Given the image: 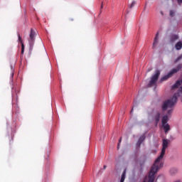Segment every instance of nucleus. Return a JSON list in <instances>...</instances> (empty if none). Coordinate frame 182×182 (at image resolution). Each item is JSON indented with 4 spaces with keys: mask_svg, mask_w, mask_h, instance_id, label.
<instances>
[{
    "mask_svg": "<svg viewBox=\"0 0 182 182\" xmlns=\"http://www.w3.org/2000/svg\"><path fill=\"white\" fill-rule=\"evenodd\" d=\"M160 181H161V177L159 176V177L156 178V180L155 182H160Z\"/></svg>",
    "mask_w": 182,
    "mask_h": 182,
    "instance_id": "20",
    "label": "nucleus"
},
{
    "mask_svg": "<svg viewBox=\"0 0 182 182\" xmlns=\"http://www.w3.org/2000/svg\"><path fill=\"white\" fill-rule=\"evenodd\" d=\"M69 21H75L74 18H70Z\"/></svg>",
    "mask_w": 182,
    "mask_h": 182,
    "instance_id": "23",
    "label": "nucleus"
},
{
    "mask_svg": "<svg viewBox=\"0 0 182 182\" xmlns=\"http://www.w3.org/2000/svg\"><path fill=\"white\" fill-rule=\"evenodd\" d=\"M161 116V114H160V112H157L154 117V120L156 122V123H159V122H160V117Z\"/></svg>",
    "mask_w": 182,
    "mask_h": 182,
    "instance_id": "10",
    "label": "nucleus"
},
{
    "mask_svg": "<svg viewBox=\"0 0 182 182\" xmlns=\"http://www.w3.org/2000/svg\"><path fill=\"white\" fill-rule=\"evenodd\" d=\"M125 178H126V170H124L122 174L121 181H124Z\"/></svg>",
    "mask_w": 182,
    "mask_h": 182,
    "instance_id": "12",
    "label": "nucleus"
},
{
    "mask_svg": "<svg viewBox=\"0 0 182 182\" xmlns=\"http://www.w3.org/2000/svg\"><path fill=\"white\" fill-rule=\"evenodd\" d=\"M182 68V65L179 64L178 65V66L176 67V68H173L172 69L170 73H168V75H164V77H162L161 78V82H164L166 80H168V79H170V77H171V76H173V75L174 73H177V72H178V70H180V69H181Z\"/></svg>",
    "mask_w": 182,
    "mask_h": 182,
    "instance_id": "2",
    "label": "nucleus"
},
{
    "mask_svg": "<svg viewBox=\"0 0 182 182\" xmlns=\"http://www.w3.org/2000/svg\"><path fill=\"white\" fill-rule=\"evenodd\" d=\"M178 40V36L177 35H172L170 37L169 42L170 43H174L176 41Z\"/></svg>",
    "mask_w": 182,
    "mask_h": 182,
    "instance_id": "7",
    "label": "nucleus"
},
{
    "mask_svg": "<svg viewBox=\"0 0 182 182\" xmlns=\"http://www.w3.org/2000/svg\"><path fill=\"white\" fill-rule=\"evenodd\" d=\"M144 140H146V136L142 135V136H141L139 137V139L138 141H141V143H143V141H144Z\"/></svg>",
    "mask_w": 182,
    "mask_h": 182,
    "instance_id": "14",
    "label": "nucleus"
},
{
    "mask_svg": "<svg viewBox=\"0 0 182 182\" xmlns=\"http://www.w3.org/2000/svg\"><path fill=\"white\" fill-rule=\"evenodd\" d=\"M101 9H103V4L101 5Z\"/></svg>",
    "mask_w": 182,
    "mask_h": 182,
    "instance_id": "25",
    "label": "nucleus"
},
{
    "mask_svg": "<svg viewBox=\"0 0 182 182\" xmlns=\"http://www.w3.org/2000/svg\"><path fill=\"white\" fill-rule=\"evenodd\" d=\"M162 127L166 134H167L168 132H170V124H162Z\"/></svg>",
    "mask_w": 182,
    "mask_h": 182,
    "instance_id": "6",
    "label": "nucleus"
},
{
    "mask_svg": "<svg viewBox=\"0 0 182 182\" xmlns=\"http://www.w3.org/2000/svg\"><path fill=\"white\" fill-rule=\"evenodd\" d=\"M160 77V70H156L155 74L151 77V80L148 85L149 87H151V86L156 85L157 83V80H159V77Z\"/></svg>",
    "mask_w": 182,
    "mask_h": 182,
    "instance_id": "3",
    "label": "nucleus"
},
{
    "mask_svg": "<svg viewBox=\"0 0 182 182\" xmlns=\"http://www.w3.org/2000/svg\"><path fill=\"white\" fill-rule=\"evenodd\" d=\"M175 48L177 50H180V49L182 48V42L181 41H179L178 42L176 46H175Z\"/></svg>",
    "mask_w": 182,
    "mask_h": 182,
    "instance_id": "11",
    "label": "nucleus"
},
{
    "mask_svg": "<svg viewBox=\"0 0 182 182\" xmlns=\"http://www.w3.org/2000/svg\"><path fill=\"white\" fill-rule=\"evenodd\" d=\"M29 42H30V46H32V45H33V42H35V31H33V28L31 29Z\"/></svg>",
    "mask_w": 182,
    "mask_h": 182,
    "instance_id": "4",
    "label": "nucleus"
},
{
    "mask_svg": "<svg viewBox=\"0 0 182 182\" xmlns=\"http://www.w3.org/2000/svg\"><path fill=\"white\" fill-rule=\"evenodd\" d=\"M178 86H181L180 88L178 90L177 93H175L173 96L169 99L165 100L161 106V109L163 112H166L168 109H171L176 103H177V99L178 97H180L182 95V80H178L171 87L172 90L177 89Z\"/></svg>",
    "mask_w": 182,
    "mask_h": 182,
    "instance_id": "1",
    "label": "nucleus"
},
{
    "mask_svg": "<svg viewBox=\"0 0 182 182\" xmlns=\"http://www.w3.org/2000/svg\"><path fill=\"white\" fill-rule=\"evenodd\" d=\"M172 113H173V109H168L165 116H168V117H169L171 116Z\"/></svg>",
    "mask_w": 182,
    "mask_h": 182,
    "instance_id": "13",
    "label": "nucleus"
},
{
    "mask_svg": "<svg viewBox=\"0 0 182 182\" xmlns=\"http://www.w3.org/2000/svg\"><path fill=\"white\" fill-rule=\"evenodd\" d=\"M132 113H133V108H132V110H131V114H132Z\"/></svg>",
    "mask_w": 182,
    "mask_h": 182,
    "instance_id": "26",
    "label": "nucleus"
},
{
    "mask_svg": "<svg viewBox=\"0 0 182 182\" xmlns=\"http://www.w3.org/2000/svg\"><path fill=\"white\" fill-rule=\"evenodd\" d=\"M120 182H124V181H120Z\"/></svg>",
    "mask_w": 182,
    "mask_h": 182,
    "instance_id": "27",
    "label": "nucleus"
},
{
    "mask_svg": "<svg viewBox=\"0 0 182 182\" xmlns=\"http://www.w3.org/2000/svg\"><path fill=\"white\" fill-rule=\"evenodd\" d=\"M141 143L140 141H138L136 143V147H140V146H141Z\"/></svg>",
    "mask_w": 182,
    "mask_h": 182,
    "instance_id": "16",
    "label": "nucleus"
},
{
    "mask_svg": "<svg viewBox=\"0 0 182 182\" xmlns=\"http://www.w3.org/2000/svg\"><path fill=\"white\" fill-rule=\"evenodd\" d=\"M181 102H182V99H181Z\"/></svg>",
    "mask_w": 182,
    "mask_h": 182,
    "instance_id": "28",
    "label": "nucleus"
},
{
    "mask_svg": "<svg viewBox=\"0 0 182 182\" xmlns=\"http://www.w3.org/2000/svg\"><path fill=\"white\" fill-rule=\"evenodd\" d=\"M18 41L21 43V55H23V53L25 52V45H23V43L22 42V38H21V35L18 34Z\"/></svg>",
    "mask_w": 182,
    "mask_h": 182,
    "instance_id": "5",
    "label": "nucleus"
},
{
    "mask_svg": "<svg viewBox=\"0 0 182 182\" xmlns=\"http://www.w3.org/2000/svg\"><path fill=\"white\" fill-rule=\"evenodd\" d=\"M182 59V54L181 55H179L175 60H174V63H177V62H178V60H181Z\"/></svg>",
    "mask_w": 182,
    "mask_h": 182,
    "instance_id": "15",
    "label": "nucleus"
},
{
    "mask_svg": "<svg viewBox=\"0 0 182 182\" xmlns=\"http://www.w3.org/2000/svg\"><path fill=\"white\" fill-rule=\"evenodd\" d=\"M167 122H168V115H164L162 117L161 123L162 124H167Z\"/></svg>",
    "mask_w": 182,
    "mask_h": 182,
    "instance_id": "9",
    "label": "nucleus"
},
{
    "mask_svg": "<svg viewBox=\"0 0 182 182\" xmlns=\"http://www.w3.org/2000/svg\"><path fill=\"white\" fill-rule=\"evenodd\" d=\"M170 16H174V11L173 10L170 11Z\"/></svg>",
    "mask_w": 182,
    "mask_h": 182,
    "instance_id": "17",
    "label": "nucleus"
},
{
    "mask_svg": "<svg viewBox=\"0 0 182 182\" xmlns=\"http://www.w3.org/2000/svg\"><path fill=\"white\" fill-rule=\"evenodd\" d=\"M159 42V33H156L155 38H154V43H153V49H154L156 48V46H157V43Z\"/></svg>",
    "mask_w": 182,
    "mask_h": 182,
    "instance_id": "8",
    "label": "nucleus"
},
{
    "mask_svg": "<svg viewBox=\"0 0 182 182\" xmlns=\"http://www.w3.org/2000/svg\"><path fill=\"white\" fill-rule=\"evenodd\" d=\"M161 15H164L163 11H160Z\"/></svg>",
    "mask_w": 182,
    "mask_h": 182,
    "instance_id": "24",
    "label": "nucleus"
},
{
    "mask_svg": "<svg viewBox=\"0 0 182 182\" xmlns=\"http://www.w3.org/2000/svg\"><path fill=\"white\" fill-rule=\"evenodd\" d=\"M178 5H181L182 4V0H177Z\"/></svg>",
    "mask_w": 182,
    "mask_h": 182,
    "instance_id": "21",
    "label": "nucleus"
},
{
    "mask_svg": "<svg viewBox=\"0 0 182 182\" xmlns=\"http://www.w3.org/2000/svg\"><path fill=\"white\" fill-rule=\"evenodd\" d=\"M107 167V166L106 165H105V166H103L104 170H106Z\"/></svg>",
    "mask_w": 182,
    "mask_h": 182,
    "instance_id": "22",
    "label": "nucleus"
},
{
    "mask_svg": "<svg viewBox=\"0 0 182 182\" xmlns=\"http://www.w3.org/2000/svg\"><path fill=\"white\" fill-rule=\"evenodd\" d=\"M120 143H122V138H120L119 140L117 149H119V147H120Z\"/></svg>",
    "mask_w": 182,
    "mask_h": 182,
    "instance_id": "19",
    "label": "nucleus"
},
{
    "mask_svg": "<svg viewBox=\"0 0 182 182\" xmlns=\"http://www.w3.org/2000/svg\"><path fill=\"white\" fill-rule=\"evenodd\" d=\"M134 5H136V1H132V3L130 5V8H133V6H134Z\"/></svg>",
    "mask_w": 182,
    "mask_h": 182,
    "instance_id": "18",
    "label": "nucleus"
}]
</instances>
